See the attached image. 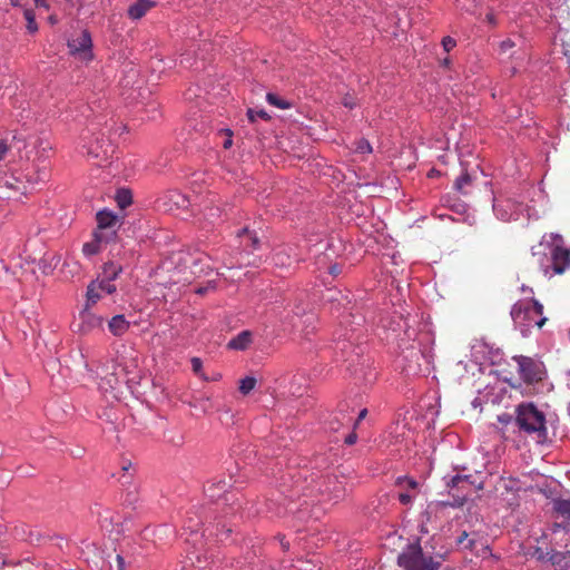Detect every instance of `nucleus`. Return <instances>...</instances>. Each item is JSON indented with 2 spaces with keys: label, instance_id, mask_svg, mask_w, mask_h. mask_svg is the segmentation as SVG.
<instances>
[{
  "label": "nucleus",
  "instance_id": "nucleus-1",
  "mask_svg": "<svg viewBox=\"0 0 570 570\" xmlns=\"http://www.w3.org/2000/svg\"><path fill=\"white\" fill-rule=\"evenodd\" d=\"M514 413V424L520 433L533 436L537 442L547 438L546 415L532 402L520 403Z\"/></svg>",
  "mask_w": 570,
  "mask_h": 570
},
{
  "label": "nucleus",
  "instance_id": "nucleus-2",
  "mask_svg": "<svg viewBox=\"0 0 570 570\" xmlns=\"http://www.w3.org/2000/svg\"><path fill=\"white\" fill-rule=\"evenodd\" d=\"M510 315L522 335H527L534 327L541 328L547 322L543 306L535 299L518 301L513 304Z\"/></svg>",
  "mask_w": 570,
  "mask_h": 570
},
{
  "label": "nucleus",
  "instance_id": "nucleus-3",
  "mask_svg": "<svg viewBox=\"0 0 570 570\" xmlns=\"http://www.w3.org/2000/svg\"><path fill=\"white\" fill-rule=\"evenodd\" d=\"M443 553L430 554L417 543L409 544L397 557V564L404 570H440Z\"/></svg>",
  "mask_w": 570,
  "mask_h": 570
},
{
  "label": "nucleus",
  "instance_id": "nucleus-4",
  "mask_svg": "<svg viewBox=\"0 0 570 570\" xmlns=\"http://www.w3.org/2000/svg\"><path fill=\"white\" fill-rule=\"evenodd\" d=\"M512 360L518 365V373L524 384V393L527 395L537 393L538 385L542 384L547 376L544 363L540 360L524 355H515Z\"/></svg>",
  "mask_w": 570,
  "mask_h": 570
},
{
  "label": "nucleus",
  "instance_id": "nucleus-5",
  "mask_svg": "<svg viewBox=\"0 0 570 570\" xmlns=\"http://www.w3.org/2000/svg\"><path fill=\"white\" fill-rule=\"evenodd\" d=\"M543 240L550 249L553 273L558 275L563 274L570 268V246H566L563 236L557 233L546 234Z\"/></svg>",
  "mask_w": 570,
  "mask_h": 570
},
{
  "label": "nucleus",
  "instance_id": "nucleus-6",
  "mask_svg": "<svg viewBox=\"0 0 570 570\" xmlns=\"http://www.w3.org/2000/svg\"><path fill=\"white\" fill-rule=\"evenodd\" d=\"M446 488L449 494L452 497V501L446 502V504L451 507H462L473 491L481 489L482 485H475L472 475L456 474L446 481Z\"/></svg>",
  "mask_w": 570,
  "mask_h": 570
},
{
  "label": "nucleus",
  "instance_id": "nucleus-7",
  "mask_svg": "<svg viewBox=\"0 0 570 570\" xmlns=\"http://www.w3.org/2000/svg\"><path fill=\"white\" fill-rule=\"evenodd\" d=\"M68 49L71 56L81 61H90L94 58L92 40L88 30H82L68 40Z\"/></svg>",
  "mask_w": 570,
  "mask_h": 570
},
{
  "label": "nucleus",
  "instance_id": "nucleus-8",
  "mask_svg": "<svg viewBox=\"0 0 570 570\" xmlns=\"http://www.w3.org/2000/svg\"><path fill=\"white\" fill-rule=\"evenodd\" d=\"M157 204L159 208L166 212H174L187 208L189 206V199L179 190L170 189L158 197Z\"/></svg>",
  "mask_w": 570,
  "mask_h": 570
},
{
  "label": "nucleus",
  "instance_id": "nucleus-9",
  "mask_svg": "<svg viewBox=\"0 0 570 570\" xmlns=\"http://www.w3.org/2000/svg\"><path fill=\"white\" fill-rule=\"evenodd\" d=\"M395 487L401 491L397 499L401 504L410 505L417 493L419 482L407 475H401L395 479Z\"/></svg>",
  "mask_w": 570,
  "mask_h": 570
},
{
  "label": "nucleus",
  "instance_id": "nucleus-10",
  "mask_svg": "<svg viewBox=\"0 0 570 570\" xmlns=\"http://www.w3.org/2000/svg\"><path fill=\"white\" fill-rule=\"evenodd\" d=\"M78 332L89 333L95 328H99L104 324V318L90 312V308L85 307L79 314Z\"/></svg>",
  "mask_w": 570,
  "mask_h": 570
},
{
  "label": "nucleus",
  "instance_id": "nucleus-11",
  "mask_svg": "<svg viewBox=\"0 0 570 570\" xmlns=\"http://www.w3.org/2000/svg\"><path fill=\"white\" fill-rule=\"evenodd\" d=\"M155 6L154 0H135L128 8V16L134 20L140 19Z\"/></svg>",
  "mask_w": 570,
  "mask_h": 570
},
{
  "label": "nucleus",
  "instance_id": "nucleus-12",
  "mask_svg": "<svg viewBox=\"0 0 570 570\" xmlns=\"http://www.w3.org/2000/svg\"><path fill=\"white\" fill-rule=\"evenodd\" d=\"M253 342V333L250 331H242L235 337H233L227 347L235 351H245L249 347Z\"/></svg>",
  "mask_w": 570,
  "mask_h": 570
},
{
  "label": "nucleus",
  "instance_id": "nucleus-13",
  "mask_svg": "<svg viewBox=\"0 0 570 570\" xmlns=\"http://www.w3.org/2000/svg\"><path fill=\"white\" fill-rule=\"evenodd\" d=\"M98 228L96 232L105 233L117 224V216L107 209L99 210L96 215Z\"/></svg>",
  "mask_w": 570,
  "mask_h": 570
},
{
  "label": "nucleus",
  "instance_id": "nucleus-14",
  "mask_svg": "<svg viewBox=\"0 0 570 570\" xmlns=\"http://www.w3.org/2000/svg\"><path fill=\"white\" fill-rule=\"evenodd\" d=\"M109 239V235L101 232L94 233V240L89 243H85L82 246V253L86 256H92L100 252V244L102 242H107Z\"/></svg>",
  "mask_w": 570,
  "mask_h": 570
},
{
  "label": "nucleus",
  "instance_id": "nucleus-15",
  "mask_svg": "<svg viewBox=\"0 0 570 570\" xmlns=\"http://www.w3.org/2000/svg\"><path fill=\"white\" fill-rule=\"evenodd\" d=\"M129 322L125 318L122 314L114 316L108 322V330L115 336H121L129 330Z\"/></svg>",
  "mask_w": 570,
  "mask_h": 570
},
{
  "label": "nucleus",
  "instance_id": "nucleus-16",
  "mask_svg": "<svg viewBox=\"0 0 570 570\" xmlns=\"http://www.w3.org/2000/svg\"><path fill=\"white\" fill-rule=\"evenodd\" d=\"M125 381V377L121 376V374L117 371L115 367L114 372L101 377L100 387L105 391L108 390H117L118 385Z\"/></svg>",
  "mask_w": 570,
  "mask_h": 570
},
{
  "label": "nucleus",
  "instance_id": "nucleus-17",
  "mask_svg": "<svg viewBox=\"0 0 570 570\" xmlns=\"http://www.w3.org/2000/svg\"><path fill=\"white\" fill-rule=\"evenodd\" d=\"M101 296L102 292L99 289L98 281L91 282L87 287V301L85 307L91 308V306H94L101 298Z\"/></svg>",
  "mask_w": 570,
  "mask_h": 570
},
{
  "label": "nucleus",
  "instance_id": "nucleus-18",
  "mask_svg": "<svg viewBox=\"0 0 570 570\" xmlns=\"http://www.w3.org/2000/svg\"><path fill=\"white\" fill-rule=\"evenodd\" d=\"M237 236L242 239V244L246 247H252L253 249H256L259 244V238L257 235L253 232H250L247 227L240 229L237 233Z\"/></svg>",
  "mask_w": 570,
  "mask_h": 570
},
{
  "label": "nucleus",
  "instance_id": "nucleus-19",
  "mask_svg": "<svg viewBox=\"0 0 570 570\" xmlns=\"http://www.w3.org/2000/svg\"><path fill=\"white\" fill-rule=\"evenodd\" d=\"M229 484L225 480H219L217 482H208L205 491L209 498L216 499L220 497V492H226Z\"/></svg>",
  "mask_w": 570,
  "mask_h": 570
},
{
  "label": "nucleus",
  "instance_id": "nucleus-20",
  "mask_svg": "<svg viewBox=\"0 0 570 570\" xmlns=\"http://www.w3.org/2000/svg\"><path fill=\"white\" fill-rule=\"evenodd\" d=\"M553 511L558 517L570 521V500L569 499H556L553 501Z\"/></svg>",
  "mask_w": 570,
  "mask_h": 570
},
{
  "label": "nucleus",
  "instance_id": "nucleus-21",
  "mask_svg": "<svg viewBox=\"0 0 570 570\" xmlns=\"http://www.w3.org/2000/svg\"><path fill=\"white\" fill-rule=\"evenodd\" d=\"M114 151L111 145L97 146L90 145L88 149V154L92 155L96 158H108V156Z\"/></svg>",
  "mask_w": 570,
  "mask_h": 570
},
{
  "label": "nucleus",
  "instance_id": "nucleus-22",
  "mask_svg": "<svg viewBox=\"0 0 570 570\" xmlns=\"http://www.w3.org/2000/svg\"><path fill=\"white\" fill-rule=\"evenodd\" d=\"M121 272L122 267L114 262L104 265V277L106 279L114 281Z\"/></svg>",
  "mask_w": 570,
  "mask_h": 570
},
{
  "label": "nucleus",
  "instance_id": "nucleus-23",
  "mask_svg": "<svg viewBox=\"0 0 570 570\" xmlns=\"http://www.w3.org/2000/svg\"><path fill=\"white\" fill-rule=\"evenodd\" d=\"M458 546L462 547L463 549L468 550H476V540L474 538H470L469 533L466 531H463L456 539Z\"/></svg>",
  "mask_w": 570,
  "mask_h": 570
},
{
  "label": "nucleus",
  "instance_id": "nucleus-24",
  "mask_svg": "<svg viewBox=\"0 0 570 570\" xmlns=\"http://www.w3.org/2000/svg\"><path fill=\"white\" fill-rule=\"evenodd\" d=\"M116 202L118 206L124 209L132 203L131 193L128 189H120L116 194Z\"/></svg>",
  "mask_w": 570,
  "mask_h": 570
},
{
  "label": "nucleus",
  "instance_id": "nucleus-25",
  "mask_svg": "<svg viewBox=\"0 0 570 570\" xmlns=\"http://www.w3.org/2000/svg\"><path fill=\"white\" fill-rule=\"evenodd\" d=\"M17 179L12 176L4 177L0 179V197H10V195L6 191H3V188L7 189H14L17 190L18 187L16 186Z\"/></svg>",
  "mask_w": 570,
  "mask_h": 570
},
{
  "label": "nucleus",
  "instance_id": "nucleus-26",
  "mask_svg": "<svg viewBox=\"0 0 570 570\" xmlns=\"http://www.w3.org/2000/svg\"><path fill=\"white\" fill-rule=\"evenodd\" d=\"M266 100L272 106H275L279 109H288L291 107V104L282 98H279L277 95L268 92L266 96Z\"/></svg>",
  "mask_w": 570,
  "mask_h": 570
},
{
  "label": "nucleus",
  "instance_id": "nucleus-27",
  "mask_svg": "<svg viewBox=\"0 0 570 570\" xmlns=\"http://www.w3.org/2000/svg\"><path fill=\"white\" fill-rule=\"evenodd\" d=\"M256 379L252 376H246L239 382V392L244 395L248 394L250 391L255 389Z\"/></svg>",
  "mask_w": 570,
  "mask_h": 570
},
{
  "label": "nucleus",
  "instance_id": "nucleus-28",
  "mask_svg": "<svg viewBox=\"0 0 570 570\" xmlns=\"http://www.w3.org/2000/svg\"><path fill=\"white\" fill-rule=\"evenodd\" d=\"M24 19L27 21V29L29 32L35 33L38 30V24L36 22L35 12L31 9H26L23 11Z\"/></svg>",
  "mask_w": 570,
  "mask_h": 570
},
{
  "label": "nucleus",
  "instance_id": "nucleus-29",
  "mask_svg": "<svg viewBox=\"0 0 570 570\" xmlns=\"http://www.w3.org/2000/svg\"><path fill=\"white\" fill-rule=\"evenodd\" d=\"M472 181V178L470 176V174L468 173H463L460 177H458V179L455 180V188L461 191V193H464V187L470 185Z\"/></svg>",
  "mask_w": 570,
  "mask_h": 570
},
{
  "label": "nucleus",
  "instance_id": "nucleus-30",
  "mask_svg": "<svg viewBox=\"0 0 570 570\" xmlns=\"http://www.w3.org/2000/svg\"><path fill=\"white\" fill-rule=\"evenodd\" d=\"M98 284L100 292L105 294H112L116 292V285L112 284V281L104 278L101 281H98Z\"/></svg>",
  "mask_w": 570,
  "mask_h": 570
},
{
  "label": "nucleus",
  "instance_id": "nucleus-31",
  "mask_svg": "<svg viewBox=\"0 0 570 570\" xmlns=\"http://www.w3.org/2000/svg\"><path fill=\"white\" fill-rule=\"evenodd\" d=\"M121 469L124 471V474L120 476L119 480L121 481L122 485H128L130 484L132 476V474L127 473L130 469H132L131 463L128 462L127 464H124Z\"/></svg>",
  "mask_w": 570,
  "mask_h": 570
},
{
  "label": "nucleus",
  "instance_id": "nucleus-32",
  "mask_svg": "<svg viewBox=\"0 0 570 570\" xmlns=\"http://www.w3.org/2000/svg\"><path fill=\"white\" fill-rule=\"evenodd\" d=\"M355 149H356V151H358L361 154H366V153H371L372 151V147H371L370 142L366 139H360L356 142Z\"/></svg>",
  "mask_w": 570,
  "mask_h": 570
},
{
  "label": "nucleus",
  "instance_id": "nucleus-33",
  "mask_svg": "<svg viewBox=\"0 0 570 570\" xmlns=\"http://www.w3.org/2000/svg\"><path fill=\"white\" fill-rule=\"evenodd\" d=\"M206 218L210 220V223H214L215 219L220 217V209L219 207H210L208 208V213L205 214Z\"/></svg>",
  "mask_w": 570,
  "mask_h": 570
},
{
  "label": "nucleus",
  "instance_id": "nucleus-34",
  "mask_svg": "<svg viewBox=\"0 0 570 570\" xmlns=\"http://www.w3.org/2000/svg\"><path fill=\"white\" fill-rule=\"evenodd\" d=\"M442 46L444 48V50L446 52L451 51L455 46H456V42L453 38L451 37H444L443 40H442Z\"/></svg>",
  "mask_w": 570,
  "mask_h": 570
},
{
  "label": "nucleus",
  "instance_id": "nucleus-35",
  "mask_svg": "<svg viewBox=\"0 0 570 570\" xmlns=\"http://www.w3.org/2000/svg\"><path fill=\"white\" fill-rule=\"evenodd\" d=\"M549 554V551L546 552L541 548H537L533 552V557L539 561H548Z\"/></svg>",
  "mask_w": 570,
  "mask_h": 570
},
{
  "label": "nucleus",
  "instance_id": "nucleus-36",
  "mask_svg": "<svg viewBox=\"0 0 570 570\" xmlns=\"http://www.w3.org/2000/svg\"><path fill=\"white\" fill-rule=\"evenodd\" d=\"M344 421H345V415H343L342 420L337 415H335L334 421L330 422V429L333 431L338 430V428L341 425L345 424Z\"/></svg>",
  "mask_w": 570,
  "mask_h": 570
},
{
  "label": "nucleus",
  "instance_id": "nucleus-37",
  "mask_svg": "<svg viewBox=\"0 0 570 570\" xmlns=\"http://www.w3.org/2000/svg\"><path fill=\"white\" fill-rule=\"evenodd\" d=\"M549 552H550V554L548 557V561H550L552 564H558L562 559L561 553L557 552L554 550H551Z\"/></svg>",
  "mask_w": 570,
  "mask_h": 570
},
{
  "label": "nucleus",
  "instance_id": "nucleus-38",
  "mask_svg": "<svg viewBox=\"0 0 570 570\" xmlns=\"http://www.w3.org/2000/svg\"><path fill=\"white\" fill-rule=\"evenodd\" d=\"M10 147L4 140H0V163L6 158Z\"/></svg>",
  "mask_w": 570,
  "mask_h": 570
},
{
  "label": "nucleus",
  "instance_id": "nucleus-39",
  "mask_svg": "<svg viewBox=\"0 0 570 570\" xmlns=\"http://www.w3.org/2000/svg\"><path fill=\"white\" fill-rule=\"evenodd\" d=\"M191 368L195 373H199L202 367H203V363H202V360L198 358V357H193L191 358Z\"/></svg>",
  "mask_w": 570,
  "mask_h": 570
},
{
  "label": "nucleus",
  "instance_id": "nucleus-40",
  "mask_svg": "<svg viewBox=\"0 0 570 570\" xmlns=\"http://www.w3.org/2000/svg\"><path fill=\"white\" fill-rule=\"evenodd\" d=\"M515 43L511 39L503 40L500 45L501 51L507 52L512 49Z\"/></svg>",
  "mask_w": 570,
  "mask_h": 570
},
{
  "label": "nucleus",
  "instance_id": "nucleus-41",
  "mask_svg": "<svg viewBox=\"0 0 570 570\" xmlns=\"http://www.w3.org/2000/svg\"><path fill=\"white\" fill-rule=\"evenodd\" d=\"M356 440H357V435H356V433L352 432V433H350V434L345 438L344 442H345V444H347V445H353V444H355V443H356Z\"/></svg>",
  "mask_w": 570,
  "mask_h": 570
},
{
  "label": "nucleus",
  "instance_id": "nucleus-42",
  "mask_svg": "<svg viewBox=\"0 0 570 570\" xmlns=\"http://www.w3.org/2000/svg\"><path fill=\"white\" fill-rule=\"evenodd\" d=\"M498 419H499V422H501L503 424H508V423H511V422L514 423V419L511 415H509V414L500 415Z\"/></svg>",
  "mask_w": 570,
  "mask_h": 570
},
{
  "label": "nucleus",
  "instance_id": "nucleus-43",
  "mask_svg": "<svg viewBox=\"0 0 570 570\" xmlns=\"http://www.w3.org/2000/svg\"><path fill=\"white\" fill-rule=\"evenodd\" d=\"M116 561H117V568H118L117 570H125V560L120 554H117Z\"/></svg>",
  "mask_w": 570,
  "mask_h": 570
},
{
  "label": "nucleus",
  "instance_id": "nucleus-44",
  "mask_svg": "<svg viewBox=\"0 0 570 570\" xmlns=\"http://www.w3.org/2000/svg\"><path fill=\"white\" fill-rule=\"evenodd\" d=\"M247 117L249 119L250 122H254L257 118V111L253 110V109H248L247 110Z\"/></svg>",
  "mask_w": 570,
  "mask_h": 570
},
{
  "label": "nucleus",
  "instance_id": "nucleus-45",
  "mask_svg": "<svg viewBox=\"0 0 570 570\" xmlns=\"http://www.w3.org/2000/svg\"><path fill=\"white\" fill-rule=\"evenodd\" d=\"M485 19L492 26H494L497 23L495 16L493 12L487 13Z\"/></svg>",
  "mask_w": 570,
  "mask_h": 570
},
{
  "label": "nucleus",
  "instance_id": "nucleus-46",
  "mask_svg": "<svg viewBox=\"0 0 570 570\" xmlns=\"http://www.w3.org/2000/svg\"><path fill=\"white\" fill-rule=\"evenodd\" d=\"M366 414H367L366 409H363L362 411H360L357 420L354 423V426H356L358 424V422H361L366 416Z\"/></svg>",
  "mask_w": 570,
  "mask_h": 570
},
{
  "label": "nucleus",
  "instance_id": "nucleus-47",
  "mask_svg": "<svg viewBox=\"0 0 570 570\" xmlns=\"http://www.w3.org/2000/svg\"><path fill=\"white\" fill-rule=\"evenodd\" d=\"M443 507H444V501L438 502L435 504L430 505L429 512L438 511Z\"/></svg>",
  "mask_w": 570,
  "mask_h": 570
},
{
  "label": "nucleus",
  "instance_id": "nucleus-48",
  "mask_svg": "<svg viewBox=\"0 0 570 570\" xmlns=\"http://www.w3.org/2000/svg\"><path fill=\"white\" fill-rule=\"evenodd\" d=\"M37 8L48 9L49 6L46 0H33Z\"/></svg>",
  "mask_w": 570,
  "mask_h": 570
},
{
  "label": "nucleus",
  "instance_id": "nucleus-49",
  "mask_svg": "<svg viewBox=\"0 0 570 570\" xmlns=\"http://www.w3.org/2000/svg\"><path fill=\"white\" fill-rule=\"evenodd\" d=\"M257 117H259L262 119H265V120L269 119V116H268V114L265 110L257 111Z\"/></svg>",
  "mask_w": 570,
  "mask_h": 570
},
{
  "label": "nucleus",
  "instance_id": "nucleus-50",
  "mask_svg": "<svg viewBox=\"0 0 570 570\" xmlns=\"http://www.w3.org/2000/svg\"><path fill=\"white\" fill-rule=\"evenodd\" d=\"M330 273H331L332 275H334V276L338 275L340 269H338L337 265H333V266H331V267H330Z\"/></svg>",
  "mask_w": 570,
  "mask_h": 570
},
{
  "label": "nucleus",
  "instance_id": "nucleus-51",
  "mask_svg": "<svg viewBox=\"0 0 570 570\" xmlns=\"http://www.w3.org/2000/svg\"><path fill=\"white\" fill-rule=\"evenodd\" d=\"M343 104L345 107H348V108H353V106H354L347 98L344 99Z\"/></svg>",
  "mask_w": 570,
  "mask_h": 570
},
{
  "label": "nucleus",
  "instance_id": "nucleus-52",
  "mask_svg": "<svg viewBox=\"0 0 570 570\" xmlns=\"http://www.w3.org/2000/svg\"><path fill=\"white\" fill-rule=\"evenodd\" d=\"M232 144H233L232 139H230V138H228V139H227V140H225V142H224V148H226V149H227V148H229V147L232 146Z\"/></svg>",
  "mask_w": 570,
  "mask_h": 570
},
{
  "label": "nucleus",
  "instance_id": "nucleus-53",
  "mask_svg": "<svg viewBox=\"0 0 570 570\" xmlns=\"http://www.w3.org/2000/svg\"><path fill=\"white\" fill-rule=\"evenodd\" d=\"M9 1H10V3H11L12 6H14V7H18V6H21V4H22V3H21V0H9Z\"/></svg>",
  "mask_w": 570,
  "mask_h": 570
},
{
  "label": "nucleus",
  "instance_id": "nucleus-54",
  "mask_svg": "<svg viewBox=\"0 0 570 570\" xmlns=\"http://www.w3.org/2000/svg\"><path fill=\"white\" fill-rule=\"evenodd\" d=\"M205 292H206L205 287H199V288L196 289V293L200 294V295H203Z\"/></svg>",
  "mask_w": 570,
  "mask_h": 570
},
{
  "label": "nucleus",
  "instance_id": "nucleus-55",
  "mask_svg": "<svg viewBox=\"0 0 570 570\" xmlns=\"http://www.w3.org/2000/svg\"><path fill=\"white\" fill-rule=\"evenodd\" d=\"M282 547L284 550H287L289 548V543L282 541Z\"/></svg>",
  "mask_w": 570,
  "mask_h": 570
},
{
  "label": "nucleus",
  "instance_id": "nucleus-56",
  "mask_svg": "<svg viewBox=\"0 0 570 570\" xmlns=\"http://www.w3.org/2000/svg\"><path fill=\"white\" fill-rule=\"evenodd\" d=\"M563 53L570 58V51H569V48H563Z\"/></svg>",
  "mask_w": 570,
  "mask_h": 570
},
{
  "label": "nucleus",
  "instance_id": "nucleus-57",
  "mask_svg": "<svg viewBox=\"0 0 570 570\" xmlns=\"http://www.w3.org/2000/svg\"><path fill=\"white\" fill-rule=\"evenodd\" d=\"M566 527H567L566 524L554 523V528H563V529H566Z\"/></svg>",
  "mask_w": 570,
  "mask_h": 570
},
{
  "label": "nucleus",
  "instance_id": "nucleus-58",
  "mask_svg": "<svg viewBox=\"0 0 570 570\" xmlns=\"http://www.w3.org/2000/svg\"><path fill=\"white\" fill-rule=\"evenodd\" d=\"M448 63H449V59H444L443 65H448Z\"/></svg>",
  "mask_w": 570,
  "mask_h": 570
}]
</instances>
